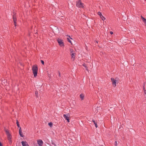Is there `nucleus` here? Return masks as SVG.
Segmentation results:
<instances>
[{"label": "nucleus", "mask_w": 146, "mask_h": 146, "mask_svg": "<svg viewBox=\"0 0 146 146\" xmlns=\"http://www.w3.org/2000/svg\"><path fill=\"white\" fill-rule=\"evenodd\" d=\"M13 20L14 22H16V18L15 16V15H14L13 16Z\"/></svg>", "instance_id": "17"}, {"label": "nucleus", "mask_w": 146, "mask_h": 146, "mask_svg": "<svg viewBox=\"0 0 146 146\" xmlns=\"http://www.w3.org/2000/svg\"><path fill=\"white\" fill-rule=\"evenodd\" d=\"M86 69V70H87V67L86 66H85V67H84Z\"/></svg>", "instance_id": "27"}, {"label": "nucleus", "mask_w": 146, "mask_h": 146, "mask_svg": "<svg viewBox=\"0 0 146 146\" xmlns=\"http://www.w3.org/2000/svg\"><path fill=\"white\" fill-rule=\"evenodd\" d=\"M35 94L37 96V94H38V92L37 91H36L35 92Z\"/></svg>", "instance_id": "23"}, {"label": "nucleus", "mask_w": 146, "mask_h": 146, "mask_svg": "<svg viewBox=\"0 0 146 146\" xmlns=\"http://www.w3.org/2000/svg\"><path fill=\"white\" fill-rule=\"evenodd\" d=\"M144 89H145V88L144 87L143 88V89L144 90V93H145V94H146V90H144Z\"/></svg>", "instance_id": "22"}, {"label": "nucleus", "mask_w": 146, "mask_h": 146, "mask_svg": "<svg viewBox=\"0 0 146 146\" xmlns=\"http://www.w3.org/2000/svg\"><path fill=\"white\" fill-rule=\"evenodd\" d=\"M141 17L143 22L145 24V26H146V19L144 18L142 16H141Z\"/></svg>", "instance_id": "12"}, {"label": "nucleus", "mask_w": 146, "mask_h": 146, "mask_svg": "<svg viewBox=\"0 0 146 146\" xmlns=\"http://www.w3.org/2000/svg\"><path fill=\"white\" fill-rule=\"evenodd\" d=\"M96 42L97 43H98V42L97 41H96Z\"/></svg>", "instance_id": "31"}, {"label": "nucleus", "mask_w": 146, "mask_h": 146, "mask_svg": "<svg viewBox=\"0 0 146 146\" xmlns=\"http://www.w3.org/2000/svg\"><path fill=\"white\" fill-rule=\"evenodd\" d=\"M98 14L100 16V17L102 20H104L106 19V18L103 16L101 12H98Z\"/></svg>", "instance_id": "9"}, {"label": "nucleus", "mask_w": 146, "mask_h": 146, "mask_svg": "<svg viewBox=\"0 0 146 146\" xmlns=\"http://www.w3.org/2000/svg\"><path fill=\"white\" fill-rule=\"evenodd\" d=\"M48 125L50 127H52V122H50L48 123Z\"/></svg>", "instance_id": "18"}, {"label": "nucleus", "mask_w": 146, "mask_h": 146, "mask_svg": "<svg viewBox=\"0 0 146 146\" xmlns=\"http://www.w3.org/2000/svg\"><path fill=\"white\" fill-rule=\"evenodd\" d=\"M41 62L42 63V64H43V65H44V62L43 60H41Z\"/></svg>", "instance_id": "21"}, {"label": "nucleus", "mask_w": 146, "mask_h": 146, "mask_svg": "<svg viewBox=\"0 0 146 146\" xmlns=\"http://www.w3.org/2000/svg\"><path fill=\"white\" fill-rule=\"evenodd\" d=\"M21 143L23 146H29L28 144L26 141H23L21 142Z\"/></svg>", "instance_id": "10"}, {"label": "nucleus", "mask_w": 146, "mask_h": 146, "mask_svg": "<svg viewBox=\"0 0 146 146\" xmlns=\"http://www.w3.org/2000/svg\"><path fill=\"white\" fill-rule=\"evenodd\" d=\"M80 98H81L82 100L84 99V95L83 94H81L80 95Z\"/></svg>", "instance_id": "15"}, {"label": "nucleus", "mask_w": 146, "mask_h": 146, "mask_svg": "<svg viewBox=\"0 0 146 146\" xmlns=\"http://www.w3.org/2000/svg\"><path fill=\"white\" fill-rule=\"evenodd\" d=\"M37 143L38 145L37 146H42L43 145V141L39 139L37 140Z\"/></svg>", "instance_id": "7"}, {"label": "nucleus", "mask_w": 146, "mask_h": 146, "mask_svg": "<svg viewBox=\"0 0 146 146\" xmlns=\"http://www.w3.org/2000/svg\"><path fill=\"white\" fill-rule=\"evenodd\" d=\"M111 80L113 86L115 87L116 86V83L118 82V78H116L115 79L113 78H111Z\"/></svg>", "instance_id": "3"}, {"label": "nucleus", "mask_w": 146, "mask_h": 146, "mask_svg": "<svg viewBox=\"0 0 146 146\" xmlns=\"http://www.w3.org/2000/svg\"><path fill=\"white\" fill-rule=\"evenodd\" d=\"M117 141H115V146H117Z\"/></svg>", "instance_id": "20"}, {"label": "nucleus", "mask_w": 146, "mask_h": 146, "mask_svg": "<svg viewBox=\"0 0 146 146\" xmlns=\"http://www.w3.org/2000/svg\"><path fill=\"white\" fill-rule=\"evenodd\" d=\"M86 65H85V64H83V66H84V67H85V66H86Z\"/></svg>", "instance_id": "30"}, {"label": "nucleus", "mask_w": 146, "mask_h": 146, "mask_svg": "<svg viewBox=\"0 0 146 146\" xmlns=\"http://www.w3.org/2000/svg\"><path fill=\"white\" fill-rule=\"evenodd\" d=\"M70 55L71 56V59L74 60L75 59V51L72 49H70Z\"/></svg>", "instance_id": "4"}, {"label": "nucleus", "mask_w": 146, "mask_h": 146, "mask_svg": "<svg viewBox=\"0 0 146 146\" xmlns=\"http://www.w3.org/2000/svg\"><path fill=\"white\" fill-rule=\"evenodd\" d=\"M0 146H2V145L0 142Z\"/></svg>", "instance_id": "28"}, {"label": "nucleus", "mask_w": 146, "mask_h": 146, "mask_svg": "<svg viewBox=\"0 0 146 146\" xmlns=\"http://www.w3.org/2000/svg\"><path fill=\"white\" fill-rule=\"evenodd\" d=\"M9 143L10 144H11V140H9Z\"/></svg>", "instance_id": "29"}, {"label": "nucleus", "mask_w": 146, "mask_h": 146, "mask_svg": "<svg viewBox=\"0 0 146 146\" xmlns=\"http://www.w3.org/2000/svg\"><path fill=\"white\" fill-rule=\"evenodd\" d=\"M33 72L34 76L35 77L37 76L38 71V67L36 65H33L32 67V69Z\"/></svg>", "instance_id": "1"}, {"label": "nucleus", "mask_w": 146, "mask_h": 146, "mask_svg": "<svg viewBox=\"0 0 146 146\" xmlns=\"http://www.w3.org/2000/svg\"><path fill=\"white\" fill-rule=\"evenodd\" d=\"M76 6L79 8H83L84 5L81 2L80 0H78L76 2Z\"/></svg>", "instance_id": "2"}, {"label": "nucleus", "mask_w": 146, "mask_h": 146, "mask_svg": "<svg viewBox=\"0 0 146 146\" xmlns=\"http://www.w3.org/2000/svg\"><path fill=\"white\" fill-rule=\"evenodd\" d=\"M98 107H96L95 106L94 108L93 109V111L94 112V113H96L98 111Z\"/></svg>", "instance_id": "11"}, {"label": "nucleus", "mask_w": 146, "mask_h": 146, "mask_svg": "<svg viewBox=\"0 0 146 146\" xmlns=\"http://www.w3.org/2000/svg\"><path fill=\"white\" fill-rule=\"evenodd\" d=\"M68 36V37H67V38L68 41V42H69L70 43L72 44L71 41V40L70 39V38L71 39H72V38H70V36Z\"/></svg>", "instance_id": "14"}, {"label": "nucleus", "mask_w": 146, "mask_h": 146, "mask_svg": "<svg viewBox=\"0 0 146 146\" xmlns=\"http://www.w3.org/2000/svg\"><path fill=\"white\" fill-rule=\"evenodd\" d=\"M110 33L111 34H112L113 33V32L112 31H110Z\"/></svg>", "instance_id": "26"}, {"label": "nucleus", "mask_w": 146, "mask_h": 146, "mask_svg": "<svg viewBox=\"0 0 146 146\" xmlns=\"http://www.w3.org/2000/svg\"><path fill=\"white\" fill-rule=\"evenodd\" d=\"M19 133L20 134V135L22 137H23V134L22 133V131L21 130V127H20L19 129Z\"/></svg>", "instance_id": "13"}, {"label": "nucleus", "mask_w": 146, "mask_h": 146, "mask_svg": "<svg viewBox=\"0 0 146 146\" xmlns=\"http://www.w3.org/2000/svg\"><path fill=\"white\" fill-rule=\"evenodd\" d=\"M17 126L18 127L20 128V127L19 124V123L18 121H17Z\"/></svg>", "instance_id": "19"}, {"label": "nucleus", "mask_w": 146, "mask_h": 146, "mask_svg": "<svg viewBox=\"0 0 146 146\" xmlns=\"http://www.w3.org/2000/svg\"><path fill=\"white\" fill-rule=\"evenodd\" d=\"M57 41L59 44L60 46H63V42L62 40L60 39H58Z\"/></svg>", "instance_id": "8"}, {"label": "nucleus", "mask_w": 146, "mask_h": 146, "mask_svg": "<svg viewBox=\"0 0 146 146\" xmlns=\"http://www.w3.org/2000/svg\"><path fill=\"white\" fill-rule=\"evenodd\" d=\"M92 121L93 122V123H94V124L95 125V126L96 127V128L98 126H97V123H96L94 120H93Z\"/></svg>", "instance_id": "16"}, {"label": "nucleus", "mask_w": 146, "mask_h": 146, "mask_svg": "<svg viewBox=\"0 0 146 146\" xmlns=\"http://www.w3.org/2000/svg\"><path fill=\"white\" fill-rule=\"evenodd\" d=\"M58 76H59V77L60 76V72H58Z\"/></svg>", "instance_id": "24"}, {"label": "nucleus", "mask_w": 146, "mask_h": 146, "mask_svg": "<svg viewBox=\"0 0 146 146\" xmlns=\"http://www.w3.org/2000/svg\"><path fill=\"white\" fill-rule=\"evenodd\" d=\"M16 22H14V24L15 26H16Z\"/></svg>", "instance_id": "25"}, {"label": "nucleus", "mask_w": 146, "mask_h": 146, "mask_svg": "<svg viewBox=\"0 0 146 146\" xmlns=\"http://www.w3.org/2000/svg\"><path fill=\"white\" fill-rule=\"evenodd\" d=\"M6 133L8 139L9 140H10L11 139V135L9 133V131L7 130H6Z\"/></svg>", "instance_id": "6"}, {"label": "nucleus", "mask_w": 146, "mask_h": 146, "mask_svg": "<svg viewBox=\"0 0 146 146\" xmlns=\"http://www.w3.org/2000/svg\"><path fill=\"white\" fill-rule=\"evenodd\" d=\"M69 116V114H64L63 115V117L64 119L67 121L68 122H70Z\"/></svg>", "instance_id": "5"}, {"label": "nucleus", "mask_w": 146, "mask_h": 146, "mask_svg": "<svg viewBox=\"0 0 146 146\" xmlns=\"http://www.w3.org/2000/svg\"><path fill=\"white\" fill-rule=\"evenodd\" d=\"M146 1V0H145Z\"/></svg>", "instance_id": "32"}]
</instances>
